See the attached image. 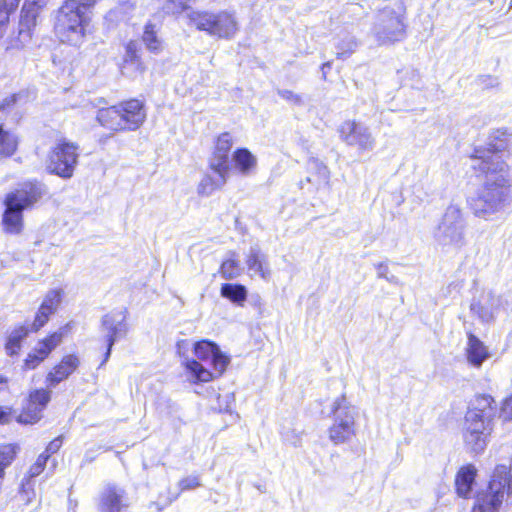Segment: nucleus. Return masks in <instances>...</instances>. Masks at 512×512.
Masks as SVG:
<instances>
[{"label":"nucleus","instance_id":"2","mask_svg":"<svg viewBox=\"0 0 512 512\" xmlns=\"http://www.w3.org/2000/svg\"><path fill=\"white\" fill-rule=\"evenodd\" d=\"M47 193L45 184L26 181L7 193L3 200L1 226L6 234L19 235L24 229L23 212L31 209Z\"/></svg>","mask_w":512,"mask_h":512},{"label":"nucleus","instance_id":"21","mask_svg":"<svg viewBox=\"0 0 512 512\" xmlns=\"http://www.w3.org/2000/svg\"><path fill=\"white\" fill-rule=\"evenodd\" d=\"M79 364L80 360L76 355L64 356L61 362L47 374V386L56 387L60 382L67 379L78 368Z\"/></svg>","mask_w":512,"mask_h":512},{"label":"nucleus","instance_id":"56","mask_svg":"<svg viewBox=\"0 0 512 512\" xmlns=\"http://www.w3.org/2000/svg\"><path fill=\"white\" fill-rule=\"evenodd\" d=\"M188 341L187 340H180L177 342V352L180 355L184 354V351L188 349Z\"/></svg>","mask_w":512,"mask_h":512},{"label":"nucleus","instance_id":"55","mask_svg":"<svg viewBox=\"0 0 512 512\" xmlns=\"http://www.w3.org/2000/svg\"><path fill=\"white\" fill-rule=\"evenodd\" d=\"M11 410L7 407H0V424L9 422Z\"/></svg>","mask_w":512,"mask_h":512},{"label":"nucleus","instance_id":"8","mask_svg":"<svg viewBox=\"0 0 512 512\" xmlns=\"http://www.w3.org/2000/svg\"><path fill=\"white\" fill-rule=\"evenodd\" d=\"M332 411L334 422L329 428V439L335 445L349 442L356 435V407L341 396L334 401Z\"/></svg>","mask_w":512,"mask_h":512},{"label":"nucleus","instance_id":"28","mask_svg":"<svg viewBox=\"0 0 512 512\" xmlns=\"http://www.w3.org/2000/svg\"><path fill=\"white\" fill-rule=\"evenodd\" d=\"M220 294L222 297L229 299L232 303L243 306L247 299V288L238 283H225L221 286Z\"/></svg>","mask_w":512,"mask_h":512},{"label":"nucleus","instance_id":"3","mask_svg":"<svg viewBox=\"0 0 512 512\" xmlns=\"http://www.w3.org/2000/svg\"><path fill=\"white\" fill-rule=\"evenodd\" d=\"M97 0H66L58 9L54 31L61 42L80 45L86 33L88 19L86 11Z\"/></svg>","mask_w":512,"mask_h":512},{"label":"nucleus","instance_id":"53","mask_svg":"<svg viewBox=\"0 0 512 512\" xmlns=\"http://www.w3.org/2000/svg\"><path fill=\"white\" fill-rule=\"evenodd\" d=\"M376 269H377V275L379 278H385L387 277L389 273V268H388V265L384 262L382 263H378L377 265H375Z\"/></svg>","mask_w":512,"mask_h":512},{"label":"nucleus","instance_id":"10","mask_svg":"<svg viewBox=\"0 0 512 512\" xmlns=\"http://www.w3.org/2000/svg\"><path fill=\"white\" fill-rule=\"evenodd\" d=\"M490 423L487 416L467 411L463 426V438L466 446L473 453L479 454L486 448L491 431Z\"/></svg>","mask_w":512,"mask_h":512},{"label":"nucleus","instance_id":"35","mask_svg":"<svg viewBox=\"0 0 512 512\" xmlns=\"http://www.w3.org/2000/svg\"><path fill=\"white\" fill-rule=\"evenodd\" d=\"M229 157L223 155H217L213 153L212 157L209 160V168L218 176H223L224 179H228L229 176Z\"/></svg>","mask_w":512,"mask_h":512},{"label":"nucleus","instance_id":"39","mask_svg":"<svg viewBox=\"0 0 512 512\" xmlns=\"http://www.w3.org/2000/svg\"><path fill=\"white\" fill-rule=\"evenodd\" d=\"M233 145L232 135L228 132L220 134L217 138L215 150L213 153L229 157L230 149Z\"/></svg>","mask_w":512,"mask_h":512},{"label":"nucleus","instance_id":"7","mask_svg":"<svg viewBox=\"0 0 512 512\" xmlns=\"http://www.w3.org/2000/svg\"><path fill=\"white\" fill-rule=\"evenodd\" d=\"M512 495V475L505 465L496 466L486 491L477 493L472 512H498L504 492Z\"/></svg>","mask_w":512,"mask_h":512},{"label":"nucleus","instance_id":"30","mask_svg":"<svg viewBox=\"0 0 512 512\" xmlns=\"http://www.w3.org/2000/svg\"><path fill=\"white\" fill-rule=\"evenodd\" d=\"M233 161L235 167L243 175H247L255 168L257 160L255 156L246 148L237 149L233 153Z\"/></svg>","mask_w":512,"mask_h":512},{"label":"nucleus","instance_id":"17","mask_svg":"<svg viewBox=\"0 0 512 512\" xmlns=\"http://www.w3.org/2000/svg\"><path fill=\"white\" fill-rule=\"evenodd\" d=\"M501 304V297L488 291L484 292L477 301L471 303L470 310L482 322L488 323L494 320Z\"/></svg>","mask_w":512,"mask_h":512},{"label":"nucleus","instance_id":"54","mask_svg":"<svg viewBox=\"0 0 512 512\" xmlns=\"http://www.w3.org/2000/svg\"><path fill=\"white\" fill-rule=\"evenodd\" d=\"M20 0H0V6L15 11Z\"/></svg>","mask_w":512,"mask_h":512},{"label":"nucleus","instance_id":"58","mask_svg":"<svg viewBox=\"0 0 512 512\" xmlns=\"http://www.w3.org/2000/svg\"><path fill=\"white\" fill-rule=\"evenodd\" d=\"M8 386V378L0 375V392L5 390Z\"/></svg>","mask_w":512,"mask_h":512},{"label":"nucleus","instance_id":"24","mask_svg":"<svg viewBox=\"0 0 512 512\" xmlns=\"http://www.w3.org/2000/svg\"><path fill=\"white\" fill-rule=\"evenodd\" d=\"M161 25L148 21L144 26L142 41L148 51L159 54L163 50V41L159 36Z\"/></svg>","mask_w":512,"mask_h":512},{"label":"nucleus","instance_id":"13","mask_svg":"<svg viewBox=\"0 0 512 512\" xmlns=\"http://www.w3.org/2000/svg\"><path fill=\"white\" fill-rule=\"evenodd\" d=\"M127 318V310L120 309L114 310L110 313H107L102 318V327L104 332L106 333V343L107 350L104 355V359L100 366H102L105 362L108 361L112 347L115 342L121 338H124L128 333V325L126 323Z\"/></svg>","mask_w":512,"mask_h":512},{"label":"nucleus","instance_id":"43","mask_svg":"<svg viewBox=\"0 0 512 512\" xmlns=\"http://www.w3.org/2000/svg\"><path fill=\"white\" fill-rule=\"evenodd\" d=\"M48 458L49 455L45 453H42L38 456L36 462L29 469L30 478L38 476L44 470Z\"/></svg>","mask_w":512,"mask_h":512},{"label":"nucleus","instance_id":"61","mask_svg":"<svg viewBox=\"0 0 512 512\" xmlns=\"http://www.w3.org/2000/svg\"><path fill=\"white\" fill-rule=\"evenodd\" d=\"M256 298H257V299H256V300H254V303H255V304L260 302V297H259V296H257Z\"/></svg>","mask_w":512,"mask_h":512},{"label":"nucleus","instance_id":"11","mask_svg":"<svg viewBox=\"0 0 512 512\" xmlns=\"http://www.w3.org/2000/svg\"><path fill=\"white\" fill-rule=\"evenodd\" d=\"M373 33L379 44L400 41L405 36L403 16L392 8L385 7L376 17Z\"/></svg>","mask_w":512,"mask_h":512},{"label":"nucleus","instance_id":"51","mask_svg":"<svg viewBox=\"0 0 512 512\" xmlns=\"http://www.w3.org/2000/svg\"><path fill=\"white\" fill-rule=\"evenodd\" d=\"M61 445H62V439H61V437H57V438H55L54 440H52V441L48 444V446H47V448H46V452H45V454H48V455L50 456V454H54V453H56V452L60 449Z\"/></svg>","mask_w":512,"mask_h":512},{"label":"nucleus","instance_id":"26","mask_svg":"<svg viewBox=\"0 0 512 512\" xmlns=\"http://www.w3.org/2000/svg\"><path fill=\"white\" fill-rule=\"evenodd\" d=\"M489 357L486 346L473 334L468 335L467 359L470 364L480 367Z\"/></svg>","mask_w":512,"mask_h":512},{"label":"nucleus","instance_id":"1","mask_svg":"<svg viewBox=\"0 0 512 512\" xmlns=\"http://www.w3.org/2000/svg\"><path fill=\"white\" fill-rule=\"evenodd\" d=\"M472 160V167L485 173L486 180L472 200L471 208L475 216L488 219L509 203L508 166L497 153L490 151L476 150Z\"/></svg>","mask_w":512,"mask_h":512},{"label":"nucleus","instance_id":"18","mask_svg":"<svg viewBox=\"0 0 512 512\" xmlns=\"http://www.w3.org/2000/svg\"><path fill=\"white\" fill-rule=\"evenodd\" d=\"M118 109L124 122V130H137L143 124L146 118L144 105L137 99H130L128 101L119 103Z\"/></svg>","mask_w":512,"mask_h":512},{"label":"nucleus","instance_id":"44","mask_svg":"<svg viewBox=\"0 0 512 512\" xmlns=\"http://www.w3.org/2000/svg\"><path fill=\"white\" fill-rule=\"evenodd\" d=\"M281 436L285 442H287L295 447L300 444V441H301L300 434L297 433L294 429L283 428L281 430Z\"/></svg>","mask_w":512,"mask_h":512},{"label":"nucleus","instance_id":"48","mask_svg":"<svg viewBox=\"0 0 512 512\" xmlns=\"http://www.w3.org/2000/svg\"><path fill=\"white\" fill-rule=\"evenodd\" d=\"M12 12L14 11L0 6V38L4 35V27L9 22V16Z\"/></svg>","mask_w":512,"mask_h":512},{"label":"nucleus","instance_id":"37","mask_svg":"<svg viewBox=\"0 0 512 512\" xmlns=\"http://www.w3.org/2000/svg\"><path fill=\"white\" fill-rule=\"evenodd\" d=\"M16 449V446L11 444L0 446V480L3 478L4 469L13 461Z\"/></svg>","mask_w":512,"mask_h":512},{"label":"nucleus","instance_id":"4","mask_svg":"<svg viewBox=\"0 0 512 512\" xmlns=\"http://www.w3.org/2000/svg\"><path fill=\"white\" fill-rule=\"evenodd\" d=\"M188 24L208 36L231 40L240 30L237 14L234 10H189Z\"/></svg>","mask_w":512,"mask_h":512},{"label":"nucleus","instance_id":"40","mask_svg":"<svg viewBox=\"0 0 512 512\" xmlns=\"http://www.w3.org/2000/svg\"><path fill=\"white\" fill-rule=\"evenodd\" d=\"M220 274L226 279H234L240 275L239 264L235 259H227L220 266Z\"/></svg>","mask_w":512,"mask_h":512},{"label":"nucleus","instance_id":"57","mask_svg":"<svg viewBox=\"0 0 512 512\" xmlns=\"http://www.w3.org/2000/svg\"><path fill=\"white\" fill-rule=\"evenodd\" d=\"M384 279L394 285H398L400 283L398 277H396L395 275H392V274H388L387 277H385Z\"/></svg>","mask_w":512,"mask_h":512},{"label":"nucleus","instance_id":"42","mask_svg":"<svg viewBox=\"0 0 512 512\" xmlns=\"http://www.w3.org/2000/svg\"><path fill=\"white\" fill-rule=\"evenodd\" d=\"M135 5L131 1H125L123 3H120L118 6H116L114 9L110 10L108 13V18L113 20H125L127 17L128 12L134 10Z\"/></svg>","mask_w":512,"mask_h":512},{"label":"nucleus","instance_id":"9","mask_svg":"<svg viewBox=\"0 0 512 512\" xmlns=\"http://www.w3.org/2000/svg\"><path fill=\"white\" fill-rule=\"evenodd\" d=\"M79 146L76 143L59 140L50 150L46 168L50 174L70 179L78 164Z\"/></svg>","mask_w":512,"mask_h":512},{"label":"nucleus","instance_id":"20","mask_svg":"<svg viewBox=\"0 0 512 512\" xmlns=\"http://www.w3.org/2000/svg\"><path fill=\"white\" fill-rule=\"evenodd\" d=\"M248 273L251 277L258 276L265 281L271 278V268L268 257L259 246L250 247L245 260Z\"/></svg>","mask_w":512,"mask_h":512},{"label":"nucleus","instance_id":"45","mask_svg":"<svg viewBox=\"0 0 512 512\" xmlns=\"http://www.w3.org/2000/svg\"><path fill=\"white\" fill-rule=\"evenodd\" d=\"M198 486H200V480L196 475L185 477L179 481V488L181 491L194 489Z\"/></svg>","mask_w":512,"mask_h":512},{"label":"nucleus","instance_id":"27","mask_svg":"<svg viewBox=\"0 0 512 512\" xmlns=\"http://www.w3.org/2000/svg\"><path fill=\"white\" fill-rule=\"evenodd\" d=\"M476 476V469L472 465L462 467L456 476V489L459 496L467 497L471 490Z\"/></svg>","mask_w":512,"mask_h":512},{"label":"nucleus","instance_id":"14","mask_svg":"<svg viewBox=\"0 0 512 512\" xmlns=\"http://www.w3.org/2000/svg\"><path fill=\"white\" fill-rule=\"evenodd\" d=\"M340 138L350 146H356L360 151H370L374 148L375 140L369 128L356 121H345L339 128Z\"/></svg>","mask_w":512,"mask_h":512},{"label":"nucleus","instance_id":"36","mask_svg":"<svg viewBox=\"0 0 512 512\" xmlns=\"http://www.w3.org/2000/svg\"><path fill=\"white\" fill-rule=\"evenodd\" d=\"M41 417L42 411H40L38 407L32 405V403L28 401L27 406L18 415L17 421L23 424H33L39 421Z\"/></svg>","mask_w":512,"mask_h":512},{"label":"nucleus","instance_id":"50","mask_svg":"<svg viewBox=\"0 0 512 512\" xmlns=\"http://www.w3.org/2000/svg\"><path fill=\"white\" fill-rule=\"evenodd\" d=\"M501 417L504 420H512V395L503 403Z\"/></svg>","mask_w":512,"mask_h":512},{"label":"nucleus","instance_id":"47","mask_svg":"<svg viewBox=\"0 0 512 512\" xmlns=\"http://www.w3.org/2000/svg\"><path fill=\"white\" fill-rule=\"evenodd\" d=\"M20 496H21L22 500H24L26 502V504L31 503L32 499L35 497V492L31 488L29 482L26 484L25 483L22 484Z\"/></svg>","mask_w":512,"mask_h":512},{"label":"nucleus","instance_id":"29","mask_svg":"<svg viewBox=\"0 0 512 512\" xmlns=\"http://www.w3.org/2000/svg\"><path fill=\"white\" fill-rule=\"evenodd\" d=\"M227 180L223 178V176H218L216 174H206L201 179L197 186V193L200 196L208 197L212 195L216 190L221 189Z\"/></svg>","mask_w":512,"mask_h":512},{"label":"nucleus","instance_id":"15","mask_svg":"<svg viewBox=\"0 0 512 512\" xmlns=\"http://www.w3.org/2000/svg\"><path fill=\"white\" fill-rule=\"evenodd\" d=\"M300 184L302 189L306 188L309 192L329 190V168L319 159L310 158L307 162V177Z\"/></svg>","mask_w":512,"mask_h":512},{"label":"nucleus","instance_id":"31","mask_svg":"<svg viewBox=\"0 0 512 512\" xmlns=\"http://www.w3.org/2000/svg\"><path fill=\"white\" fill-rule=\"evenodd\" d=\"M28 332L29 330L25 326H19L11 332L5 344V352L8 356L13 357L19 354L21 343Z\"/></svg>","mask_w":512,"mask_h":512},{"label":"nucleus","instance_id":"38","mask_svg":"<svg viewBox=\"0 0 512 512\" xmlns=\"http://www.w3.org/2000/svg\"><path fill=\"white\" fill-rule=\"evenodd\" d=\"M51 399V392L47 389H36L29 395V402L43 411Z\"/></svg>","mask_w":512,"mask_h":512},{"label":"nucleus","instance_id":"34","mask_svg":"<svg viewBox=\"0 0 512 512\" xmlns=\"http://www.w3.org/2000/svg\"><path fill=\"white\" fill-rule=\"evenodd\" d=\"M358 41L350 34H345L336 44V55L338 58L345 59L356 51Z\"/></svg>","mask_w":512,"mask_h":512},{"label":"nucleus","instance_id":"16","mask_svg":"<svg viewBox=\"0 0 512 512\" xmlns=\"http://www.w3.org/2000/svg\"><path fill=\"white\" fill-rule=\"evenodd\" d=\"M96 502L100 512H120L130 504L126 491L114 484L104 486Z\"/></svg>","mask_w":512,"mask_h":512},{"label":"nucleus","instance_id":"6","mask_svg":"<svg viewBox=\"0 0 512 512\" xmlns=\"http://www.w3.org/2000/svg\"><path fill=\"white\" fill-rule=\"evenodd\" d=\"M466 219L463 211L457 205H449L437 226L434 229L433 237L438 245L459 249L466 243Z\"/></svg>","mask_w":512,"mask_h":512},{"label":"nucleus","instance_id":"22","mask_svg":"<svg viewBox=\"0 0 512 512\" xmlns=\"http://www.w3.org/2000/svg\"><path fill=\"white\" fill-rule=\"evenodd\" d=\"M122 73L130 77L142 74L145 71V65L140 57V47L136 41H129L125 46L123 57Z\"/></svg>","mask_w":512,"mask_h":512},{"label":"nucleus","instance_id":"52","mask_svg":"<svg viewBox=\"0 0 512 512\" xmlns=\"http://www.w3.org/2000/svg\"><path fill=\"white\" fill-rule=\"evenodd\" d=\"M17 99L18 95L16 94L3 99V101L0 102V110L5 111L9 107L13 106L16 103Z\"/></svg>","mask_w":512,"mask_h":512},{"label":"nucleus","instance_id":"32","mask_svg":"<svg viewBox=\"0 0 512 512\" xmlns=\"http://www.w3.org/2000/svg\"><path fill=\"white\" fill-rule=\"evenodd\" d=\"M18 146L16 136L4 129V125L0 124V157L12 156Z\"/></svg>","mask_w":512,"mask_h":512},{"label":"nucleus","instance_id":"12","mask_svg":"<svg viewBox=\"0 0 512 512\" xmlns=\"http://www.w3.org/2000/svg\"><path fill=\"white\" fill-rule=\"evenodd\" d=\"M47 2L48 0H25L21 10L18 35L11 40V48L21 49L30 42L37 17Z\"/></svg>","mask_w":512,"mask_h":512},{"label":"nucleus","instance_id":"49","mask_svg":"<svg viewBox=\"0 0 512 512\" xmlns=\"http://www.w3.org/2000/svg\"><path fill=\"white\" fill-rule=\"evenodd\" d=\"M478 83L479 85L487 88H492L499 85L498 78L490 75L480 76L478 78Z\"/></svg>","mask_w":512,"mask_h":512},{"label":"nucleus","instance_id":"33","mask_svg":"<svg viewBox=\"0 0 512 512\" xmlns=\"http://www.w3.org/2000/svg\"><path fill=\"white\" fill-rule=\"evenodd\" d=\"M494 399L489 395H479L475 398L473 408L468 411L476 412L480 415L487 416V420L491 421L494 416L493 408Z\"/></svg>","mask_w":512,"mask_h":512},{"label":"nucleus","instance_id":"41","mask_svg":"<svg viewBox=\"0 0 512 512\" xmlns=\"http://www.w3.org/2000/svg\"><path fill=\"white\" fill-rule=\"evenodd\" d=\"M276 93L281 99H283L290 105L296 107H303L305 104L303 96L292 90L279 88L277 89Z\"/></svg>","mask_w":512,"mask_h":512},{"label":"nucleus","instance_id":"23","mask_svg":"<svg viewBox=\"0 0 512 512\" xmlns=\"http://www.w3.org/2000/svg\"><path fill=\"white\" fill-rule=\"evenodd\" d=\"M97 121L101 126L109 130L115 132L125 131L123 126L124 122L121 118L118 105L99 109L97 112Z\"/></svg>","mask_w":512,"mask_h":512},{"label":"nucleus","instance_id":"59","mask_svg":"<svg viewBox=\"0 0 512 512\" xmlns=\"http://www.w3.org/2000/svg\"><path fill=\"white\" fill-rule=\"evenodd\" d=\"M331 68V63L330 62H325L322 64L321 66V71H322V76H323V79L326 78V73L327 71Z\"/></svg>","mask_w":512,"mask_h":512},{"label":"nucleus","instance_id":"46","mask_svg":"<svg viewBox=\"0 0 512 512\" xmlns=\"http://www.w3.org/2000/svg\"><path fill=\"white\" fill-rule=\"evenodd\" d=\"M44 360L33 350L24 360V369L32 370L38 367Z\"/></svg>","mask_w":512,"mask_h":512},{"label":"nucleus","instance_id":"25","mask_svg":"<svg viewBox=\"0 0 512 512\" xmlns=\"http://www.w3.org/2000/svg\"><path fill=\"white\" fill-rule=\"evenodd\" d=\"M67 328L68 325L61 327L58 331L50 334L37 343L34 351L40 356V358L45 360L49 354L61 344L63 337L67 333Z\"/></svg>","mask_w":512,"mask_h":512},{"label":"nucleus","instance_id":"19","mask_svg":"<svg viewBox=\"0 0 512 512\" xmlns=\"http://www.w3.org/2000/svg\"><path fill=\"white\" fill-rule=\"evenodd\" d=\"M62 301V290L52 289L45 295L31 325L32 331H38L49 320V317L54 314Z\"/></svg>","mask_w":512,"mask_h":512},{"label":"nucleus","instance_id":"60","mask_svg":"<svg viewBox=\"0 0 512 512\" xmlns=\"http://www.w3.org/2000/svg\"><path fill=\"white\" fill-rule=\"evenodd\" d=\"M447 290H448L449 292H451L452 290H456V291H458V290H459V286H458V284H456V283H451V284H449V286L447 287Z\"/></svg>","mask_w":512,"mask_h":512},{"label":"nucleus","instance_id":"5","mask_svg":"<svg viewBox=\"0 0 512 512\" xmlns=\"http://www.w3.org/2000/svg\"><path fill=\"white\" fill-rule=\"evenodd\" d=\"M196 357L201 361L211 363L214 372L203 367L195 359L186 358L183 362L193 382H209L215 377H220L230 363V357L224 354L219 346L209 340H201L193 345Z\"/></svg>","mask_w":512,"mask_h":512}]
</instances>
